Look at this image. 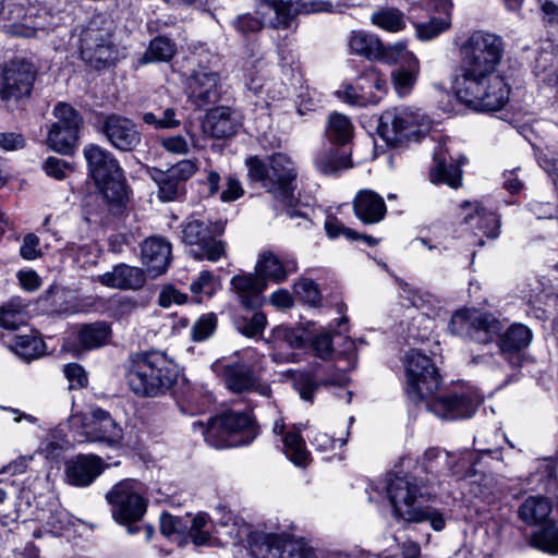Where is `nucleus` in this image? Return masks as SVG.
<instances>
[{
  "label": "nucleus",
  "instance_id": "obj_1",
  "mask_svg": "<svg viewBox=\"0 0 558 558\" xmlns=\"http://www.w3.org/2000/svg\"><path fill=\"white\" fill-rule=\"evenodd\" d=\"M459 72L452 84L460 102L481 112L498 111L509 100L510 88L497 73L504 53L501 37L477 31L461 45Z\"/></svg>",
  "mask_w": 558,
  "mask_h": 558
},
{
  "label": "nucleus",
  "instance_id": "obj_2",
  "mask_svg": "<svg viewBox=\"0 0 558 558\" xmlns=\"http://www.w3.org/2000/svg\"><path fill=\"white\" fill-rule=\"evenodd\" d=\"M407 395L417 404L425 402L427 410L442 420L453 421L471 417L482 397L472 391L448 396H435L441 384V377L433 361L420 351L412 350L404 360Z\"/></svg>",
  "mask_w": 558,
  "mask_h": 558
},
{
  "label": "nucleus",
  "instance_id": "obj_3",
  "mask_svg": "<svg viewBox=\"0 0 558 558\" xmlns=\"http://www.w3.org/2000/svg\"><path fill=\"white\" fill-rule=\"evenodd\" d=\"M178 366L165 351L145 350L130 355L125 364V380L140 398L166 395L177 383Z\"/></svg>",
  "mask_w": 558,
  "mask_h": 558
},
{
  "label": "nucleus",
  "instance_id": "obj_4",
  "mask_svg": "<svg viewBox=\"0 0 558 558\" xmlns=\"http://www.w3.org/2000/svg\"><path fill=\"white\" fill-rule=\"evenodd\" d=\"M385 488L396 514L404 521H429L435 531L445 527V519L439 510L418 504V499L429 496L432 492L423 486V478H418L417 474L389 473Z\"/></svg>",
  "mask_w": 558,
  "mask_h": 558
},
{
  "label": "nucleus",
  "instance_id": "obj_5",
  "mask_svg": "<svg viewBox=\"0 0 558 558\" xmlns=\"http://www.w3.org/2000/svg\"><path fill=\"white\" fill-rule=\"evenodd\" d=\"M83 153L108 210L112 215L120 214L129 199V190L118 160L112 153L96 144L86 145Z\"/></svg>",
  "mask_w": 558,
  "mask_h": 558
},
{
  "label": "nucleus",
  "instance_id": "obj_6",
  "mask_svg": "<svg viewBox=\"0 0 558 558\" xmlns=\"http://www.w3.org/2000/svg\"><path fill=\"white\" fill-rule=\"evenodd\" d=\"M247 177L251 182L258 183L274 198L292 205L296 171L292 160L284 154L277 153L265 159L257 156L245 160Z\"/></svg>",
  "mask_w": 558,
  "mask_h": 558
},
{
  "label": "nucleus",
  "instance_id": "obj_7",
  "mask_svg": "<svg viewBox=\"0 0 558 558\" xmlns=\"http://www.w3.org/2000/svg\"><path fill=\"white\" fill-rule=\"evenodd\" d=\"M0 15L12 21L7 33L23 38H40L58 25L59 19L46 7V0H0Z\"/></svg>",
  "mask_w": 558,
  "mask_h": 558
},
{
  "label": "nucleus",
  "instance_id": "obj_8",
  "mask_svg": "<svg viewBox=\"0 0 558 558\" xmlns=\"http://www.w3.org/2000/svg\"><path fill=\"white\" fill-rule=\"evenodd\" d=\"M144 495V485L133 478L118 482L106 494L112 518L118 523L128 525L129 534L140 531V527L133 526L132 523L140 521L146 512L147 500Z\"/></svg>",
  "mask_w": 558,
  "mask_h": 558
},
{
  "label": "nucleus",
  "instance_id": "obj_9",
  "mask_svg": "<svg viewBox=\"0 0 558 558\" xmlns=\"http://www.w3.org/2000/svg\"><path fill=\"white\" fill-rule=\"evenodd\" d=\"M255 436L251 416L245 412L235 411L209 420L204 430L205 441L217 449L246 446Z\"/></svg>",
  "mask_w": 558,
  "mask_h": 558
},
{
  "label": "nucleus",
  "instance_id": "obj_10",
  "mask_svg": "<svg viewBox=\"0 0 558 558\" xmlns=\"http://www.w3.org/2000/svg\"><path fill=\"white\" fill-rule=\"evenodd\" d=\"M223 231L221 221L192 216L182 225V240L195 259L217 262L225 253V243L217 239Z\"/></svg>",
  "mask_w": 558,
  "mask_h": 558
},
{
  "label": "nucleus",
  "instance_id": "obj_11",
  "mask_svg": "<svg viewBox=\"0 0 558 558\" xmlns=\"http://www.w3.org/2000/svg\"><path fill=\"white\" fill-rule=\"evenodd\" d=\"M69 424L71 429L82 437L80 441L98 442L116 448L123 439L121 425L101 408H92L86 414H74L70 417Z\"/></svg>",
  "mask_w": 558,
  "mask_h": 558
},
{
  "label": "nucleus",
  "instance_id": "obj_12",
  "mask_svg": "<svg viewBox=\"0 0 558 558\" xmlns=\"http://www.w3.org/2000/svg\"><path fill=\"white\" fill-rule=\"evenodd\" d=\"M425 117L409 108H392L383 112L377 132L389 146H399L407 141H418L428 129Z\"/></svg>",
  "mask_w": 558,
  "mask_h": 558
},
{
  "label": "nucleus",
  "instance_id": "obj_13",
  "mask_svg": "<svg viewBox=\"0 0 558 558\" xmlns=\"http://www.w3.org/2000/svg\"><path fill=\"white\" fill-rule=\"evenodd\" d=\"M505 326L493 314L475 308L457 311L448 329L452 335L470 338L480 343H488L498 338Z\"/></svg>",
  "mask_w": 558,
  "mask_h": 558
},
{
  "label": "nucleus",
  "instance_id": "obj_14",
  "mask_svg": "<svg viewBox=\"0 0 558 558\" xmlns=\"http://www.w3.org/2000/svg\"><path fill=\"white\" fill-rule=\"evenodd\" d=\"M111 24L112 22L107 15L97 14L82 33V58L95 68L106 66L112 60Z\"/></svg>",
  "mask_w": 558,
  "mask_h": 558
},
{
  "label": "nucleus",
  "instance_id": "obj_15",
  "mask_svg": "<svg viewBox=\"0 0 558 558\" xmlns=\"http://www.w3.org/2000/svg\"><path fill=\"white\" fill-rule=\"evenodd\" d=\"M251 553L255 558H316L314 550L304 542L275 533L255 534Z\"/></svg>",
  "mask_w": 558,
  "mask_h": 558
},
{
  "label": "nucleus",
  "instance_id": "obj_16",
  "mask_svg": "<svg viewBox=\"0 0 558 558\" xmlns=\"http://www.w3.org/2000/svg\"><path fill=\"white\" fill-rule=\"evenodd\" d=\"M53 116L57 121L49 130L47 144L57 153L70 155L78 138L82 117L72 106L64 102H59L54 107Z\"/></svg>",
  "mask_w": 558,
  "mask_h": 558
},
{
  "label": "nucleus",
  "instance_id": "obj_17",
  "mask_svg": "<svg viewBox=\"0 0 558 558\" xmlns=\"http://www.w3.org/2000/svg\"><path fill=\"white\" fill-rule=\"evenodd\" d=\"M459 458L445 450L430 448L425 451L421 466L416 470L418 478H423V486L427 490L441 487L451 476H457Z\"/></svg>",
  "mask_w": 558,
  "mask_h": 558
},
{
  "label": "nucleus",
  "instance_id": "obj_18",
  "mask_svg": "<svg viewBox=\"0 0 558 558\" xmlns=\"http://www.w3.org/2000/svg\"><path fill=\"white\" fill-rule=\"evenodd\" d=\"M35 81L33 66L24 61L9 63L0 74V99L19 101L31 96Z\"/></svg>",
  "mask_w": 558,
  "mask_h": 558
},
{
  "label": "nucleus",
  "instance_id": "obj_19",
  "mask_svg": "<svg viewBox=\"0 0 558 558\" xmlns=\"http://www.w3.org/2000/svg\"><path fill=\"white\" fill-rule=\"evenodd\" d=\"M272 11L275 16L269 23L275 28H287L299 13L332 12L339 3L331 0H262Z\"/></svg>",
  "mask_w": 558,
  "mask_h": 558
},
{
  "label": "nucleus",
  "instance_id": "obj_20",
  "mask_svg": "<svg viewBox=\"0 0 558 558\" xmlns=\"http://www.w3.org/2000/svg\"><path fill=\"white\" fill-rule=\"evenodd\" d=\"M99 132L121 151H132L141 144V132L133 120L117 113L100 120Z\"/></svg>",
  "mask_w": 558,
  "mask_h": 558
},
{
  "label": "nucleus",
  "instance_id": "obj_21",
  "mask_svg": "<svg viewBox=\"0 0 558 558\" xmlns=\"http://www.w3.org/2000/svg\"><path fill=\"white\" fill-rule=\"evenodd\" d=\"M222 378L226 387L232 392L255 391L265 398H270L272 395L270 386L267 383L260 381L253 368L242 362L225 365Z\"/></svg>",
  "mask_w": 558,
  "mask_h": 558
},
{
  "label": "nucleus",
  "instance_id": "obj_22",
  "mask_svg": "<svg viewBox=\"0 0 558 558\" xmlns=\"http://www.w3.org/2000/svg\"><path fill=\"white\" fill-rule=\"evenodd\" d=\"M189 98L198 108L218 101L220 96L219 75L206 69L194 71L189 78Z\"/></svg>",
  "mask_w": 558,
  "mask_h": 558
},
{
  "label": "nucleus",
  "instance_id": "obj_23",
  "mask_svg": "<svg viewBox=\"0 0 558 558\" xmlns=\"http://www.w3.org/2000/svg\"><path fill=\"white\" fill-rule=\"evenodd\" d=\"M389 50H396L395 52L403 61V64L392 72L391 77L397 94L400 97H404L410 94L416 83L420 73V62L413 53L407 51L402 43L395 44L389 47Z\"/></svg>",
  "mask_w": 558,
  "mask_h": 558
},
{
  "label": "nucleus",
  "instance_id": "obj_24",
  "mask_svg": "<svg viewBox=\"0 0 558 558\" xmlns=\"http://www.w3.org/2000/svg\"><path fill=\"white\" fill-rule=\"evenodd\" d=\"M101 472L102 460L94 454H80L65 464L66 481L73 486H88Z\"/></svg>",
  "mask_w": 558,
  "mask_h": 558
},
{
  "label": "nucleus",
  "instance_id": "obj_25",
  "mask_svg": "<svg viewBox=\"0 0 558 558\" xmlns=\"http://www.w3.org/2000/svg\"><path fill=\"white\" fill-rule=\"evenodd\" d=\"M343 345V350L336 351L332 336L329 332L316 333L312 337L310 343L311 351L316 357L322 360L343 359L347 361L345 368H354L356 364L355 343L352 339H345Z\"/></svg>",
  "mask_w": 558,
  "mask_h": 558
},
{
  "label": "nucleus",
  "instance_id": "obj_26",
  "mask_svg": "<svg viewBox=\"0 0 558 558\" xmlns=\"http://www.w3.org/2000/svg\"><path fill=\"white\" fill-rule=\"evenodd\" d=\"M240 126L238 114L229 107H216L209 110L202 123L205 134L215 138L234 135Z\"/></svg>",
  "mask_w": 558,
  "mask_h": 558
},
{
  "label": "nucleus",
  "instance_id": "obj_27",
  "mask_svg": "<svg viewBox=\"0 0 558 558\" xmlns=\"http://www.w3.org/2000/svg\"><path fill=\"white\" fill-rule=\"evenodd\" d=\"M142 260L151 277L163 274L171 260V244L159 236L146 239L142 245Z\"/></svg>",
  "mask_w": 558,
  "mask_h": 558
},
{
  "label": "nucleus",
  "instance_id": "obj_28",
  "mask_svg": "<svg viewBox=\"0 0 558 558\" xmlns=\"http://www.w3.org/2000/svg\"><path fill=\"white\" fill-rule=\"evenodd\" d=\"M298 263L294 258H279L271 252L263 253L256 264L255 271L266 283L270 280L275 283L283 282L291 274L296 272Z\"/></svg>",
  "mask_w": 558,
  "mask_h": 558
},
{
  "label": "nucleus",
  "instance_id": "obj_29",
  "mask_svg": "<svg viewBox=\"0 0 558 558\" xmlns=\"http://www.w3.org/2000/svg\"><path fill=\"white\" fill-rule=\"evenodd\" d=\"M98 281L102 286L112 289L137 290L144 286L146 277L144 271L138 267L119 264L110 271L99 275Z\"/></svg>",
  "mask_w": 558,
  "mask_h": 558
},
{
  "label": "nucleus",
  "instance_id": "obj_30",
  "mask_svg": "<svg viewBox=\"0 0 558 558\" xmlns=\"http://www.w3.org/2000/svg\"><path fill=\"white\" fill-rule=\"evenodd\" d=\"M355 216L365 225L380 222L387 213L384 198L373 190H361L353 199Z\"/></svg>",
  "mask_w": 558,
  "mask_h": 558
},
{
  "label": "nucleus",
  "instance_id": "obj_31",
  "mask_svg": "<svg viewBox=\"0 0 558 558\" xmlns=\"http://www.w3.org/2000/svg\"><path fill=\"white\" fill-rule=\"evenodd\" d=\"M447 149L440 145L434 153V166L429 171V180L434 184L444 183L452 189H458L462 181L461 165L464 163V158L460 159L458 163L447 161Z\"/></svg>",
  "mask_w": 558,
  "mask_h": 558
},
{
  "label": "nucleus",
  "instance_id": "obj_32",
  "mask_svg": "<svg viewBox=\"0 0 558 558\" xmlns=\"http://www.w3.org/2000/svg\"><path fill=\"white\" fill-rule=\"evenodd\" d=\"M272 432L276 435L282 436L286 457L296 466L305 468L308 464L310 453L300 433L294 429L287 430L282 420H277L274 423Z\"/></svg>",
  "mask_w": 558,
  "mask_h": 558
},
{
  "label": "nucleus",
  "instance_id": "obj_33",
  "mask_svg": "<svg viewBox=\"0 0 558 558\" xmlns=\"http://www.w3.org/2000/svg\"><path fill=\"white\" fill-rule=\"evenodd\" d=\"M231 286L241 303L247 308H256L262 304V293L266 283L255 274L238 275L231 279Z\"/></svg>",
  "mask_w": 558,
  "mask_h": 558
},
{
  "label": "nucleus",
  "instance_id": "obj_34",
  "mask_svg": "<svg viewBox=\"0 0 558 558\" xmlns=\"http://www.w3.org/2000/svg\"><path fill=\"white\" fill-rule=\"evenodd\" d=\"M349 46L352 52L363 56L369 60L391 59L396 50L385 48L376 35L366 32H353Z\"/></svg>",
  "mask_w": 558,
  "mask_h": 558
},
{
  "label": "nucleus",
  "instance_id": "obj_35",
  "mask_svg": "<svg viewBox=\"0 0 558 558\" xmlns=\"http://www.w3.org/2000/svg\"><path fill=\"white\" fill-rule=\"evenodd\" d=\"M216 514L221 515L217 519V521L222 531H218V533L229 538V541H226L227 543L239 545L242 544L245 539H248V544L251 545L253 536L259 533H252L250 525H247L245 522H239L234 520L232 514L228 512L223 506H218L216 508Z\"/></svg>",
  "mask_w": 558,
  "mask_h": 558
},
{
  "label": "nucleus",
  "instance_id": "obj_36",
  "mask_svg": "<svg viewBox=\"0 0 558 558\" xmlns=\"http://www.w3.org/2000/svg\"><path fill=\"white\" fill-rule=\"evenodd\" d=\"M551 512V504L544 496H530L519 507V518L526 524L543 523Z\"/></svg>",
  "mask_w": 558,
  "mask_h": 558
},
{
  "label": "nucleus",
  "instance_id": "obj_37",
  "mask_svg": "<svg viewBox=\"0 0 558 558\" xmlns=\"http://www.w3.org/2000/svg\"><path fill=\"white\" fill-rule=\"evenodd\" d=\"M177 44L173 39L165 35H158L149 41L147 49L140 59V63L169 62L177 54Z\"/></svg>",
  "mask_w": 558,
  "mask_h": 558
},
{
  "label": "nucleus",
  "instance_id": "obj_38",
  "mask_svg": "<svg viewBox=\"0 0 558 558\" xmlns=\"http://www.w3.org/2000/svg\"><path fill=\"white\" fill-rule=\"evenodd\" d=\"M316 169L325 174H333L352 167L351 159L345 154H340L337 148H327L315 157Z\"/></svg>",
  "mask_w": 558,
  "mask_h": 558
},
{
  "label": "nucleus",
  "instance_id": "obj_39",
  "mask_svg": "<svg viewBox=\"0 0 558 558\" xmlns=\"http://www.w3.org/2000/svg\"><path fill=\"white\" fill-rule=\"evenodd\" d=\"M111 329L108 324L97 322L84 325L78 332L80 344L87 350L105 345L110 338Z\"/></svg>",
  "mask_w": 558,
  "mask_h": 558
},
{
  "label": "nucleus",
  "instance_id": "obj_40",
  "mask_svg": "<svg viewBox=\"0 0 558 558\" xmlns=\"http://www.w3.org/2000/svg\"><path fill=\"white\" fill-rule=\"evenodd\" d=\"M38 520L44 523L46 531L54 536L61 535L71 523L69 512L56 502H51L48 510H43L38 514Z\"/></svg>",
  "mask_w": 558,
  "mask_h": 558
},
{
  "label": "nucleus",
  "instance_id": "obj_41",
  "mask_svg": "<svg viewBox=\"0 0 558 558\" xmlns=\"http://www.w3.org/2000/svg\"><path fill=\"white\" fill-rule=\"evenodd\" d=\"M10 348L20 357L31 361L44 354L45 343L40 338L31 332L14 336Z\"/></svg>",
  "mask_w": 558,
  "mask_h": 558
},
{
  "label": "nucleus",
  "instance_id": "obj_42",
  "mask_svg": "<svg viewBox=\"0 0 558 558\" xmlns=\"http://www.w3.org/2000/svg\"><path fill=\"white\" fill-rule=\"evenodd\" d=\"M151 178L158 185V196L162 202L179 199L185 192L184 184L168 171L154 170Z\"/></svg>",
  "mask_w": 558,
  "mask_h": 558
},
{
  "label": "nucleus",
  "instance_id": "obj_43",
  "mask_svg": "<svg viewBox=\"0 0 558 558\" xmlns=\"http://www.w3.org/2000/svg\"><path fill=\"white\" fill-rule=\"evenodd\" d=\"M532 341V331L522 324H514L502 335L499 343L501 352H517Z\"/></svg>",
  "mask_w": 558,
  "mask_h": 558
},
{
  "label": "nucleus",
  "instance_id": "obj_44",
  "mask_svg": "<svg viewBox=\"0 0 558 558\" xmlns=\"http://www.w3.org/2000/svg\"><path fill=\"white\" fill-rule=\"evenodd\" d=\"M352 133L353 124L347 116L338 112L330 114L326 134L331 142L343 145L352 137Z\"/></svg>",
  "mask_w": 558,
  "mask_h": 558
},
{
  "label": "nucleus",
  "instance_id": "obj_45",
  "mask_svg": "<svg viewBox=\"0 0 558 558\" xmlns=\"http://www.w3.org/2000/svg\"><path fill=\"white\" fill-rule=\"evenodd\" d=\"M371 21L379 28L392 33L399 32L405 27L403 13L395 8H385L375 11L371 15Z\"/></svg>",
  "mask_w": 558,
  "mask_h": 558
},
{
  "label": "nucleus",
  "instance_id": "obj_46",
  "mask_svg": "<svg viewBox=\"0 0 558 558\" xmlns=\"http://www.w3.org/2000/svg\"><path fill=\"white\" fill-rule=\"evenodd\" d=\"M531 545L544 553L558 555V526L549 524L534 532L531 536Z\"/></svg>",
  "mask_w": 558,
  "mask_h": 558
},
{
  "label": "nucleus",
  "instance_id": "obj_47",
  "mask_svg": "<svg viewBox=\"0 0 558 558\" xmlns=\"http://www.w3.org/2000/svg\"><path fill=\"white\" fill-rule=\"evenodd\" d=\"M421 547L412 539H391V544L384 548L378 556L380 558H420Z\"/></svg>",
  "mask_w": 558,
  "mask_h": 558
},
{
  "label": "nucleus",
  "instance_id": "obj_48",
  "mask_svg": "<svg viewBox=\"0 0 558 558\" xmlns=\"http://www.w3.org/2000/svg\"><path fill=\"white\" fill-rule=\"evenodd\" d=\"M25 324L26 312L22 303L9 302L0 307V327L15 330Z\"/></svg>",
  "mask_w": 558,
  "mask_h": 558
},
{
  "label": "nucleus",
  "instance_id": "obj_49",
  "mask_svg": "<svg viewBox=\"0 0 558 558\" xmlns=\"http://www.w3.org/2000/svg\"><path fill=\"white\" fill-rule=\"evenodd\" d=\"M470 219H476V226L489 239H496L499 235L500 222L495 213L488 211L483 207L475 206V216L465 217V222Z\"/></svg>",
  "mask_w": 558,
  "mask_h": 558
},
{
  "label": "nucleus",
  "instance_id": "obj_50",
  "mask_svg": "<svg viewBox=\"0 0 558 558\" xmlns=\"http://www.w3.org/2000/svg\"><path fill=\"white\" fill-rule=\"evenodd\" d=\"M397 282L402 291V296L414 307L418 310H428L434 305L435 296L429 292L418 290L402 279H397Z\"/></svg>",
  "mask_w": 558,
  "mask_h": 558
},
{
  "label": "nucleus",
  "instance_id": "obj_51",
  "mask_svg": "<svg viewBox=\"0 0 558 558\" xmlns=\"http://www.w3.org/2000/svg\"><path fill=\"white\" fill-rule=\"evenodd\" d=\"M190 520H184L179 517H174L168 512H163L160 515V532L169 537L181 542V537L185 534L189 527Z\"/></svg>",
  "mask_w": 558,
  "mask_h": 558
},
{
  "label": "nucleus",
  "instance_id": "obj_52",
  "mask_svg": "<svg viewBox=\"0 0 558 558\" xmlns=\"http://www.w3.org/2000/svg\"><path fill=\"white\" fill-rule=\"evenodd\" d=\"M450 25L449 16L432 17L424 23H414L416 36L421 40H430L446 31Z\"/></svg>",
  "mask_w": 558,
  "mask_h": 558
},
{
  "label": "nucleus",
  "instance_id": "obj_53",
  "mask_svg": "<svg viewBox=\"0 0 558 558\" xmlns=\"http://www.w3.org/2000/svg\"><path fill=\"white\" fill-rule=\"evenodd\" d=\"M287 374L292 378L300 397L304 401L312 402L319 384L316 383L310 374L304 372L288 371Z\"/></svg>",
  "mask_w": 558,
  "mask_h": 558
},
{
  "label": "nucleus",
  "instance_id": "obj_54",
  "mask_svg": "<svg viewBox=\"0 0 558 558\" xmlns=\"http://www.w3.org/2000/svg\"><path fill=\"white\" fill-rule=\"evenodd\" d=\"M272 341L276 347L281 348L287 345L295 349L304 345L305 341L302 333L299 330L278 326L272 330Z\"/></svg>",
  "mask_w": 558,
  "mask_h": 558
},
{
  "label": "nucleus",
  "instance_id": "obj_55",
  "mask_svg": "<svg viewBox=\"0 0 558 558\" xmlns=\"http://www.w3.org/2000/svg\"><path fill=\"white\" fill-rule=\"evenodd\" d=\"M339 97L352 106H366L369 104H377L380 96H367L366 90L362 92L359 88V81L356 85H347L342 90H338Z\"/></svg>",
  "mask_w": 558,
  "mask_h": 558
},
{
  "label": "nucleus",
  "instance_id": "obj_56",
  "mask_svg": "<svg viewBox=\"0 0 558 558\" xmlns=\"http://www.w3.org/2000/svg\"><path fill=\"white\" fill-rule=\"evenodd\" d=\"M235 326L243 336L254 338L263 332L266 326V316L262 312H255L251 318L238 319Z\"/></svg>",
  "mask_w": 558,
  "mask_h": 558
},
{
  "label": "nucleus",
  "instance_id": "obj_57",
  "mask_svg": "<svg viewBox=\"0 0 558 558\" xmlns=\"http://www.w3.org/2000/svg\"><path fill=\"white\" fill-rule=\"evenodd\" d=\"M143 121L158 130L174 129L180 125V120L177 118V111L173 108L165 109L160 118H157L153 112H146L143 114Z\"/></svg>",
  "mask_w": 558,
  "mask_h": 558
},
{
  "label": "nucleus",
  "instance_id": "obj_58",
  "mask_svg": "<svg viewBox=\"0 0 558 558\" xmlns=\"http://www.w3.org/2000/svg\"><path fill=\"white\" fill-rule=\"evenodd\" d=\"M217 326V318L214 314L201 316L192 327V338L194 341H203L209 338Z\"/></svg>",
  "mask_w": 558,
  "mask_h": 558
},
{
  "label": "nucleus",
  "instance_id": "obj_59",
  "mask_svg": "<svg viewBox=\"0 0 558 558\" xmlns=\"http://www.w3.org/2000/svg\"><path fill=\"white\" fill-rule=\"evenodd\" d=\"M295 293L307 304L316 305L319 302L320 293L316 283L308 278H302L294 284Z\"/></svg>",
  "mask_w": 558,
  "mask_h": 558
},
{
  "label": "nucleus",
  "instance_id": "obj_60",
  "mask_svg": "<svg viewBox=\"0 0 558 558\" xmlns=\"http://www.w3.org/2000/svg\"><path fill=\"white\" fill-rule=\"evenodd\" d=\"M232 25L241 35L254 34L263 28L260 20L250 13L238 15L233 20Z\"/></svg>",
  "mask_w": 558,
  "mask_h": 558
},
{
  "label": "nucleus",
  "instance_id": "obj_61",
  "mask_svg": "<svg viewBox=\"0 0 558 558\" xmlns=\"http://www.w3.org/2000/svg\"><path fill=\"white\" fill-rule=\"evenodd\" d=\"M364 83H369L372 85V90L375 89L377 92L384 93L386 89V80L380 75V73L373 66L366 69L361 76L359 77V88L362 92H365L367 86Z\"/></svg>",
  "mask_w": 558,
  "mask_h": 558
},
{
  "label": "nucleus",
  "instance_id": "obj_62",
  "mask_svg": "<svg viewBox=\"0 0 558 558\" xmlns=\"http://www.w3.org/2000/svg\"><path fill=\"white\" fill-rule=\"evenodd\" d=\"M64 375L70 383L71 388H84L88 384V378L84 368L76 363L64 366Z\"/></svg>",
  "mask_w": 558,
  "mask_h": 558
},
{
  "label": "nucleus",
  "instance_id": "obj_63",
  "mask_svg": "<svg viewBox=\"0 0 558 558\" xmlns=\"http://www.w3.org/2000/svg\"><path fill=\"white\" fill-rule=\"evenodd\" d=\"M197 170L196 160L184 159L177 162L174 166L169 168L167 171L171 173L172 177L178 179L182 184L190 179Z\"/></svg>",
  "mask_w": 558,
  "mask_h": 558
},
{
  "label": "nucleus",
  "instance_id": "obj_64",
  "mask_svg": "<svg viewBox=\"0 0 558 558\" xmlns=\"http://www.w3.org/2000/svg\"><path fill=\"white\" fill-rule=\"evenodd\" d=\"M187 295L180 292L172 286H166L159 293L158 303L161 307H170L172 304H184Z\"/></svg>",
  "mask_w": 558,
  "mask_h": 558
}]
</instances>
